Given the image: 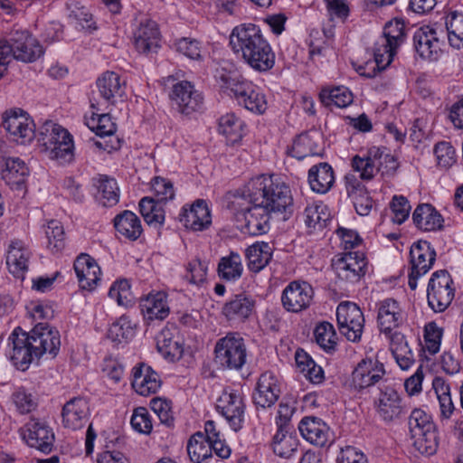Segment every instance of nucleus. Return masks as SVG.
I'll list each match as a JSON object with an SVG mask.
<instances>
[{
	"label": "nucleus",
	"instance_id": "9d476101",
	"mask_svg": "<svg viewBox=\"0 0 463 463\" xmlns=\"http://www.w3.org/2000/svg\"><path fill=\"white\" fill-rule=\"evenodd\" d=\"M406 37L405 24L400 20L386 24L383 37L375 43L373 49L374 63L377 70H384L392 61L396 49Z\"/></svg>",
	"mask_w": 463,
	"mask_h": 463
},
{
	"label": "nucleus",
	"instance_id": "2f4dec72",
	"mask_svg": "<svg viewBox=\"0 0 463 463\" xmlns=\"http://www.w3.org/2000/svg\"><path fill=\"white\" fill-rule=\"evenodd\" d=\"M32 252L21 241H12L8 247L6 265L15 278L24 279Z\"/></svg>",
	"mask_w": 463,
	"mask_h": 463
},
{
	"label": "nucleus",
	"instance_id": "20e7f679",
	"mask_svg": "<svg viewBox=\"0 0 463 463\" xmlns=\"http://www.w3.org/2000/svg\"><path fill=\"white\" fill-rule=\"evenodd\" d=\"M43 54L39 42L26 30H15L8 40H0V79L12 58L23 62H33Z\"/></svg>",
	"mask_w": 463,
	"mask_h": 463
},
{
	"label": "nucleus",
	"instance_id": "052dcab7",
	"mask_svg": "<svg viewBox=\"0 0 463 463\" xmlns=\"http://www.w3.org/2000/svg\"><path fill=\"white\" fill-rule=\"evenodd\" d=\"M184 278L194 285H201L206 280L208 265L198 258L191 260L185 267Z\"/></svg>",
	"mask_w": 463,
	"mask_h": 463
},
{
	"label": "nucleus",
	"instance_id": "4c0bfd02",
	"mask_svg": "<svg viewBox=\"0 0 463 463\" xmlns=\"http://www.w3.org/2000/svg\"><path fill=\"white\" fill-rule=\"evenodd\" d=\"M88 413L87 402L80 397L70 400L62 408V422L65 428L78 430L83 427Z\"/></svg>",
	"mask_w": 463,
	"mask_h": 463
},
{
	"label": "nucleus",
	"instance_id": "39448f33",
	"mask_svg": "<svg viewBox=\"0 0 463 463\" xmlns=\"http://www.w3.org/2000/svg\"><path fill=\"white\" fill-rule=\"evenodd\" d=\"M229 210L237 220L242 217L245 224L244 232L258 236L266 233L269 230L270 213L258 201L243 196V188L236 191L233 199L228 204Z\"/></svg>",
	"mask_w": 463,
	"mask_h": 463
},
{
	"label": "nucleus",
	"instance_id": "bb28decb",
	"mask_svg": "<svg viewBox=\"0 0 463 463\" xmlns=\"http://www.w3.org/2000/svg\"><path fill=\"white\" fill-rule=\"evenodd\" d=\"M405 320V314L395 299L385 298L378 303L377 321L382 333L391 336L392 330L402 326Z\"/></svg>",
	"mask_w": 463,
	"mask_h": 463
},
{
	"label": "nucleus",
	"instance_id": "de8ad7c7",
	"mask_svg": "<svg viewBox=\"0 0 463 463\" xmlns=\"http://www.w3.org/2000/svg\"><path fill=\"white\" fill-rule=\"evenodd\" d=\"M391 351L402 370H408L415 362L408 342L401 334L394 333L391 335Z\"/></svg>",
	"mask_w": 463,
	"mask_h": 463
},
{
	"label": "nucleus",
	"instance_id": "09e8293b",
	"mask_svg": "<svg viewBox=\"0 0 463 463\" xmlns=\"http://www.w3.org/2000/svg\"><path fill=\"white\" fill-rule=\"evenodd\" d=\"M319 99L326 107L345 108L353 102V94L345 86L326 87L321 90Z\"/></svg>",
	"mask_w": 463,
	"mask_h": 463
},
{
	"label": "nucleus",
	"instance_id": "774afa93",
	"mask_svg": "<svg viewBox=\"0 0 463 463\" xmlns=\"http://www.w3.org/2000/svg\"><path fill=\"white\" fill-rule=\"evenodd\" d=\"M390 208L393 213L392 222L398 224L404 222L411 212L410 203L402 195H394L390 203Z\"/></svg>",
	"mask_w": 463,
	"mask_h": 463
},
{
	"label": "nucleus",
	"instance_id": "f704fd0d",
	"mask_svg": "<svg viewBox=\"0 0 463 463\" xmlns=\"http://www.w3.org/2000/svg\"><path fill=\"white\" fill-rule=\"evenodd\" d=\"M140 309L147 320H163L169 315L167 295L163 291L151 292L140 299Z\"/></svg>",
	"mask_w": 463,
	"mask_h": 463
},
{
	"label": "nucleus",
	"instance_id": "37998d69",
	"mask_svg": "<svg viewBox=\"0 0 463 463\" xmlns=\"http://www.w3.org/2000/svg\"><path fill=\"white\" fill-rule=\"evenodd\" d=\"M319 133H303L293 142L288 154L298 160L319 155Z\"/></svg>",
	"mask_w": 463,
	"mask_h": 463
},
{
	"label": "nucleus",
	"instance_id": "4be33fe9",
	"mask_svg": "<svg viewBox=\"0 0 463 463\" xmlns=\"http://www.w3.org/2000/svg\"><path fill=\"white\" fill-rule=\"evenodd\" d=\"M216 408L233 430L242 428L245 405L240 393L224 391L217 401Z\"/></svg>",
	"mask_w": 463,
	"mask_h": 463
},
{
	"label": "nucleus",
	"instance_id": "f257e3e1",
	"mask_svg": "<svg viewBox=\"0 0 463 463\" xmlns=\"http://www.w3.org/2000/svg\"><path fill=\"white\" fill-rule=\"evenodd\" d=\"M57 340L58 330L46 322L38 323L30 332L17 326L6 339L5 355L17 370L24 372L45 354L56 357Z\"/></svg>",
	"mask_w": 463,
	"mask_h": 463
},
{
	"label": "nucleus",
	"instance_id": "a878e982",
	"mask_svg": "<svg viewBox=\"0 0 463 463\" xmlns=\"http://www.w3.org/2000/svg\"><path fill=\"white\" fill-rule=\"evenodd\" d=\"M298 430L303 439L314 446L323 448L332 442L329 426L318 417H304L298 424Z\"/></svg>",
	"mask_w": 463,
	"mask_h": 463
},
{
	"label": "nucleus",
	"instance_id": "9b49d317",
	"mask_svg": "<svg viewBox=\"0 0 463 463\" xmlns=\"http://www.w3.org/2000/svg\"><path fill=\"white\" fill-rule=\"evenodd\" d=\"M453 279L446 269L432 273L427 287L429 307L434 312H443L451 304L455 297Z\"/></svg>",
	"mask_w": 463,
	"mask_h": 463
},
{
	"label": "nucleus",
	"instance_id": "58836bf2",
	"mask_svg": "<svg viewBox=\"0 0 463 463\" xmlns=\"http://www.w3.org/2000/svg\"><path fill=\"white\" fill-rule=\"evenodd\" d=\"M308 183L312 191L317 194L327 193L335 183L332 166L326 162L311 166L308 171Z\"/></svg>",
	"mask_w": 463,
	"mask_h": 463
},
{
	"label": "nucleus",
	"instance_id": "473e14b6",
	"mask_svg": "<svg viewBox=\"0 0 463 463\" xmlns=\"http://www.w3.org/2000/svg\"><path fill=\"white\" fill-rule=\"evenodd\" d=\"M187 453L194 463H219L220 458L213 455L212 443L207 440L201 431L192 435L187 442Z\"/></svg>",
	"mask_w": 463,
	"mask_h": 463
},
{
	"label": "nucleus",
	"instance_id": "7c9ffc66",
	"mask_svg": "<svg viewBox=\"0 0 463 463\" xmlns=\"http://www.w3.org/2000/svg\"><path fill=\"white\" fill-rule=\"evenodd\" d=\"M177 335V327L174 324H167L156 336L158 352L170 361L179 360L184 353L183 345Z\"/></svg>",
	"mask_w": 463,
	"mask_h": 463
},
{
	"label": "nucleus",
	"instance_id": "a19ab883",
	"mask_svg": "<svg viewBox=\"0 0 463 463\" xmlns=\"http://www.w3.org/2000/svg\"><path fill=\"white\" fill-rule=\"evenodd\" d=\"M113 222L116 231L129 241H137L143 232L140 219L131 211L125 210L117 214Z\"/></svg>",
	"mask_w": 463,
	"mask_h": 463
},
{
	"label": "nucleus",
	"instance_id": "f03ea898",
	"mask_svg": "<svg viewBox=\"0 0 463 463\" xmlns=\"http://www.w3.org/2000/svg\"><path fill=\"white\" fill-rule=\"evenodd\" d=\"M230 45L232 52L254 71H268L275 64V53L256 24L235 26L230 34Z\"/></svg>",
	"mask_w": 463,
	"mask_h": 463
},
{
	"label": "nucleus",
	"instance_id": "f3484780",
	"mask_svg": "<svg viewBox=\"0 0 463 463\" xmlns=\"http://www.w3.org/2000/svg\"><path fill=\"white\" fill-rule=\"evenodd\" d=\"M21 431L24 440L29 447L44 454H49L52 450L55 434L44 420L31 418Z\"/></svg>",
	"mask_w": 463,
	"mask_h": 463
},
{
	"label": "nucleus",
	"instance_id": "393cba45",
	"mask_svg": "<svg viewBox=\"0 0 463 463\" xmlns=\"http://www.w3.org/2000/svg\"><path fill=\"white\" fill-rule=\"evenodd\" d=\"M280 394L279 383L271 372L260 374L252 394L253 402L262 409L270 408L279 400Z\"/></svg>",
	"mask_w": 463,
	"mask_h": 463
},
{
	"label": "nucleus",
	"instance_id": "8fccbe9b",
	"mask_svg": "<svg viewBox=\"0 0 463 463\" xmlns=\"http://www.w3.org/2000/svg\"><path fill=\"white\" fill-rule=\"evenodd\" d=\"M68 17L80 25L83 30L96 29V23L92 14L78 0H70L66 3Z\"/></svg>",
	"mask_w": 463,
	"mask_h": 463
},
{
	"label": "nucleus",
	"instance_id": "680f3d73",
	"mask_svg": "<svg viewBox=\"0 0 463 463\" xmlns=\"http://www.w3.org/2000/svg\"><path fill=\"white\" fill-rule=\"evenodd\" d=\"M328 216L320 210L319 206H307L305 209L304 222L307 228L321 231L326 226Z\"/></svg>",
	"mask_w": 463,
	"mask_h": 463
},
{
	"label": "nucleus",
	"instance_id": "6e6552de",
	"mask_svg": "<svg viewBox=\"0 0 463 463\" xmlns=\"http://www.w3.org/2000/svg\"><path fill=\"white\" fill-rule=\"evenodd\" d=\"M222 87L229 90L237 103L255 114H263L268 103L265 95L254 88L251 82L241 76L223 74L221 76Z\"/></svg>",
	"mask_w": 463,
	"mask_h": 463
},
{
	"label": "nucleus",
	"instance_id": "6ab92c4d",
	"mask_svg": "<svg viewBox=\"0 0 463 463\" xmlns=\"http://www.w3.org/2000/svg\"><path fill=\"white\" fill-rule=\"evenodd\" d=\"M170 99L173 107L179 113L186 116L200 110L203 104L202 93L187 80H181L173 86Z\"/></svg>",
	"mask_w": 463,
	"mask_h": 463
},
{
	"label": "nucleus",
	"instance_id": "e433bc0d",
	"mask_svg": "<svg viewBox=\"0 0 463 463\" xmlns=\"http://www.w3.org/2000/svg\"><path fill=\"white\" fill-rule=\"evenodd\" d=\"M100 96L108 102L114 103L116 98L125 94L126 82L114 71H105L96 81Z\"/></svg>",
	"mask_w": 463,
	"mask_h": 463
},
{
	"label": "nucleus",
	"instance_id": "cd10ccee",
	"mask_svg": "<svg viewBox=\"0 0 463 463\" xmlns=\"http://www.w3.org/2000/svg\"><path fill=\"white\" fill-rule=\"evenodd\" d=\"M132 388L142 396L157 392L162 381L159 374L150 365L140 363L132 369Z\"/></svg>",
	"mask_w": 463,
	"mask_h": 463
},
{
	"label": "nucleus",
	"instance_id": "5701e85b",
	"mask_svg": "<svg viewBox=\"0 0 463 463\" xmlns=\"http://www.w3.org/2000/svg\"><path fill=\"white\" fill-rule=\"evenodd\" d=\"M133 42L139 53L156 52L160 46V33L157 24L148 18L140 20L133 32Z\"/></svg>",
	"mask_w": 463,
	"mask_h": 463
},
{
	"label": "nucleus",
	"instance_id": "864d4df0",
	"mask_svg": "<svg viewBox=\"0 0 463 463\" xmlns=\"http://www.w3.org/2000/svg\"><path fill=\"white\" fill-rule=\"evenodd\" d=\"M11 402L20 414L30 413L38 406L36 397L23 386L14 390L11 394Z\"/></svg>",
	"mask_w": 463,
	"mask_h": 463
},
{
	"label": "nucleus",
	"instance_id": "f8f14e48",
	"mask_svg": "<svg viewBox=\"0 0 463 463\" xmlns=\"http://www.w3.org/2000/svg\"><path fill=\"white\" fill-rule=\"evenodd\" d=\"M373 409L384 422L398 420L407 413L402 398L397 390L386 383L378 385V394L373 398Z\"/></svg>",
	"mask_w": 463,
	"mask_h": 463
},
{
	"label": "nucleus",
	"instance_id": "6e6d98bb",
	"mask_svg": "<svg viewBox=\"0 0 463 463\" xmlns=\"http://www.w3.org/2000/svg\"><path fill=\"white\" fill-rule=\"evenodd\" d=\"M244 123L234 113H227L219 119V131L232 142L242 137Z\"/></svg>",
	"mask_w": 463,
	"mask_h": 463
},
{
	"label": "nucleus",
	"instance_id": "79ce46f5",
	"mask_svg": "<svg viewBox=\"0 0 463 463\" xmlns=\"http://www.w3.org/2000/svg\"><path fill=\"white\" fill-rule=\"evenodd\" d=\"M38 143L41 153L50 159L58 158V125L46 120L39 130Z\"/></svg>",
	"mask_w": 463,
	"mask_h": 463
},
{
	"label": "nucleus",
	"instance_id": "603ef678",
	"mask_svg": "<svg viewBox=\"0 0 463 463\" xmlns=\"http://www.w3.org/2000/svg\"><path fill=\"white\" fill-rule=\"evenodd\" d=\"M86 125L100 137H115L114 135L117 130V126L109 114L99 115L93 113L90 118H86Z\"/></svg>",
	"mask_w": 463,
	"mask_h": 463
},
{
	"label": "nucleus",
	"instance_id": "c85d7f7f",
	"mask_svg": "<svg viewBox=\"0 0 463 463\" xmlns=\"http://www.w3.org/2000/svg\"><path fill=\"white\" fill-rule=\"evenodd\" d=\"M255 300L246 293L234 295L222 308V314L231 323H244L252 315Z\"/></svg>",
	"mask_w": 463,
	"mask_h": 463
},
{
	"label": "nucleus",
	"instance_id": "0e129e2a",
	"mask_svg": "<svg viewBox=\"0 0 463 463\" xmlns=\"http://www.w3.org/2000/svg\"><path fill=\"white\" fill-rule=\"evenodd\" d=\"M434 154L438 165L441 167H449L456 162V152L449 142L442 141L437 143L434 146Z\"/></svg>",
	"mask_w": 463,
	"mask_h": 463
},
{
	"label": "nucleus",
	"instance_id": "0eeeda50",
	"mask_svg": "<svg viewBox=\"0 0 463 463\" xmlns=\"http://www.w3.org/2000/svg\"><path fill=\"white\" fill-rule=\"evenodd\" d=\"M408 424L414 448L420 454H434L438 448V435L431 416L421 409H414L411 412Z\"/></svg>",
	"mask_w": 463,
	"mask_h": 463
},
{
	"label": "nucleus",
	"instance_id": "1a4fd4ad",
	"mask_svg": "<svg viewBox=\"0 0 463 463\" xmlns=\"http://www.w3.org/2000/svg\"><path fill=\"white\" fill-rule=\"evenodd\" d=\"M214 361L224 370H240L247 362V347L238 333H228L214 347Z\"/></svg>",
	"mask_w": 463,
	"mask_h": 463
},
{
	"label": "nucleus",
	"instance_id": "72a5a7b5",
	"mask_svg": "<svg viewBox=\"0 0 463 463\" xmlns=\"http://www.w3.org/2000/svg\"><path fill=\"white\" fill-rule=\"evenodd\" d=\"M92 184L96 187L95 198L104 207H112L119 201V187L115 178L107 175H97L92 178Z\"/></svg>",
	"mask_w": 463,
	"mask_h": 463
},
{
	"label": "nucleus",
	"instance_id": "13d9d810",
	"mask_svg": "<svg viewBox=\"0 0 463 463\" xmlns=\"http://www.w3.org/2000/svg\"><path fill=\"white\" fill-rule=\"evenodd\" d=\"M134 335V328L131 322L126 317H121L114 322L108 332V336L113 342L121 343L131 339Z\"/></svg>",
	"mask_w": 463,
	"mask_h": 463
},
{
	"label": "nucleus",
	"instance_id": "c756f323",
	"mask_svg": "<svg viewBox=\"0 0 463 463\" xmlns=\"http://www.w3.org/2000/svg\"><path fill=\"white\" fill-rule=\"evenodd\" d=\"M74 270L81 289L92 291L100 280V268L89 254L81 253L74 261Z\"/></svg>",
	"mask_w": 463,
	"mask_h": 463
},
{
	"label": "nucleus",
	"instance_id": "338daca9",
	"mask_svg": "<svg viewBox=\"0 0 463 463\" xmlns=\"http://www.w3.org/2000/svg\"><path fill=\"white\" fill-rule=\"evenodd\" d=\"M150 403L151 409L158 416L162 423L167 426H171L174 423L171 401L156 397L151 400Z\"/></svg>",
	"mask_w": 463,
	"mask_h": 463
},
{
	"label": "nucleus",
	"instance_id": "c03bdc74",
	"mask_svg": "<svg viewBox=\"0 0 463 463\" xmlns=\"http://www.w3.org/2000/svg\"><path fill=\"white\" fill-rule=\"evenodd\" d=\"M1 175L6 184L19 189L25 183L29 169L19 157H8Z\"/></svg>",
	"mask_w": 463,
	"mask_h": 463
},
{
	"label": "nucleus",
	"instance_id": "412c9836",
	"mask_svg": "<svg viewBox=\"0 0 463 463\" xmlns=\"http://www.w3.org/2000/svg\"><path fill=\"white\" fill-rule=\"evenodd\" d=\"M443 42L439 39L436 29L422 26L413 34V46L420 58L428 61H437L441 53Z\"/></svg>",
	"mask_w": 463,
	"mask_h": 463
},
{
	"label": "nucleus",
	"instance_id": "2eb2a0df",
	"mask_svg": "<svg viewBox=\"0 0 463 463\" xmlns=\"http://www.w3.org/2000/svg\"><path fill=\"white\" fill-rule=\"evenodd\" d=\"M367 261L364 252L348 251L332 260L336 277L347 283H356L366 272Z\"/></svg>",
	"mask_w": 463,
	"mask_h": 463
},
{
	"label": "nucleus",
	"instance_id": "b1692460",
	"mask_svg": "<svg viewBox=\"0 0 463 463\" xmlns=\"http://www.w3.org/2000/svg\"><path fill=\"white\" fill-rule=\"evenodd\" d=\"M179 221L185 228L194 232L208 229L212 223V217L207 203L203 199H197L191 205H184L179 214Z\"/></svg>",
	"mask_w": 463,
	"mask_h": 463
},
{
	"label": "nucleus",
	"instance_id": "ddd939ff",
	"mask_svg": "<svg viewBox=\"0 0 463 463\" xmlns=\"http://www.w3.org/2000/svg\"><path fill=\"white\" fill-rule=\"evenodd\" d=\"M436 260V250L430 242L418 241L410 250L411 271L408 276V285L411 290L416 289L418 279L432 268Z\"/></svg>",
	"mask_w": 463,
	"mask_h": 463
},
{
	"label": "nucleus",
	"instance_id": "c9c22d12",
	"mask_svg": "<svg viewBox=\"0 0 463 463\" xmlns=\"http://www.w3.org/2000/svg\"><path fill=\"white\" fill-rule=\"evenodd\" d=\"M412 220L416 227L423 232H435L443 228V217L429 203L418 205L412 213Z\"/></svg>",
	"mask_w": 463,
	"mask_h": 463
},
{
	"label": "nucleus",
	"instance_id": "3c124183",
	"mask_svg": "<svg viewBox=\"0 0 463 463\" xmlns=\"http://www.w3.org/2000/svg\"><path fill=\"white\" fill-rule=\"evenodd\" d=\"M446 29L448 41L451 47L460 49L463 47V14L453 11L446 16Z\"/></svg>",
	"mask_w": 463,
	"mask_h": 463
},
{
	"label": "nucleus",
	"instance_id": "aec40b11",
	"mask_svg": "<svg viewBox=\"0 0 463 463\" xmlns=\"http://www.w3.org/2000/svg\"><path fill=\"white\" fill-rule=\"evenodd\" d=\"M314 298V289L306 281H291L282 291L281 303L283 307L293 313L307 309Z\"/></svg>",
	"mask_w": 463,
	"mask_h": 463
},
{
	"label": "nucleus",
	"instance_id": "a211bd4d",
	"mask_svg": "<svg viewBox=\"0 0 463 463\" xmlns=\"http://www.w3.org/2000/svg\"><path fill=\"white\" fill-rule=\"evenodd\" d=\"M2 125L16 143L24 145L34 137V123L21 109L5 111Z\"/></svg>",
	"mask_w": 463,
	"mask_h": 463
},
{
	"label": "nucleus",
	"instance_id": "7ed1b4c3",
	"mask_svg": "<svg viewBox=\"0 0 463 463\" xmlns=\"http://www.w3.org/2000/svg\"><path fill=\"white\" fill-rule=\"evenodd\" d=\"M243 196L259 202L270 213H281L288 219L294 212L290 187L275 175H260L244 184Z\"/></svg>",
	"mask_w": 463,
	"mask_h": 463
},
{
	"label": "nucleus",
	"instance_id": "5fc2aeb1",
	"mask_svg": "<svg viewBox=\"0 0 463 463\" xmlns=\"http://www.w3.org/2000/svg\"><path fill=\"white\" fill-rule=\"evenodd\" d=\"M204 437L212 443L214 454L221 459L228 458L231 456L232 449L226 444L225 440L220 437V432L216 430L213 420H207L204 424Z\"/></svg>",
	"mask_w": 463,
	"mask_h": 463
},
{
	"label": "nucleus",
	"instance_id": "dca6fc26",
	"mask_svg": "<svg viewBox=\"0 0 463 463\" xmlns=\"http://www.w3.org/2000/svg\"><path fill=\"white\" fill-rule=\"evenodd\" d=\"M385 368L383 363L373 358L362 359L354 368L351 375V386L358 392L373 385L385 383Z\"/></svg>",
	"mask_w": 463,
	"mask_h": 463
},
{
	"label": "nucleus",
	"instance_id": "4d7b16f0",
	"mask_svg": "<svg viewBox=\"0 0 463 463\" xmlns=\"http://www.w3.org/2000/svg\"><path fill=\"white\" fill-rule=\"evenodd\" d=\"M317 343L325 351L335 350L336 346V334L332 324L322 322L318 324L314 331Z\"/></svg>",
	"mask_w": 463,
	"mask_h": 463
},
{
	"label": "nucleus",
	"instance_id": "a18cd8bd",
	"mask_svg": "<svg viewBox=\"0 0 463 463\" xmlns=\"http://www.w3.org/2000/svg\"><path fill=\"white\" fill-rule=\"evenodd\" d=\"M248 268L252 272L263 269L272 258L271 247L267 242H256L245 250Z\"/></svg>",
	"mask_w": 463,
	"mask_h": 463
},
{
	"label": "nucleus",
	"instance_id": "4468645a",
	"mask_svg": "<svg viewBox=\"0 0 463 463\" xmlns=\"http://www.w3.org/2000/svg\"><path fill=\"white\" fill-rule=\"evenodd\" d=\"M339 331L347 340L357 342L361 339L364 317L360 307L352 302H342L336 308Z\"/></svg>",
	"mask_w": 463,
	"mask_h": 463
},
{
	"label": "nucleus",
	"instance_id": "bf43d9fd",
	"mask_svg": "<svg viewBox=\"0 0 463 463\" xmlns=\"http://www.w3.org/2000/svg\"><path fill=\"white\" fill-rule=\"evenodd\" d=\"M60 165H71L75 160V146L72 135L60 126Z\"/></svg>",
	"mask_w": 463,
	"mask_h": 463
},
{
	"label": "nucleus",
	"instance_id": "49530a36",
	"mask_svg": "<svg viewBox=\"0 0 463 463\" xmlns=\"http://www.w3.org/2000/svg\"><path fill=\"white\" fill-rule=\"evenodd\" d=\"M218 276L225 281H236L243 273V265L241 255L236 251H230L227 256L220 259L217 267Z\"/></svg>",
	"mask_w": 463,
	"mask_h": 463
},
{
	"label": "nucleus",
	"instance_id": "423d86ee",
	"mask_svg": "<svg viewBox=\"0 0 463 463\" xmlns=\"http://www.w3.org/2000/svg\"><path fill=\"white\" fill-rule=\"evenodd\" d=\"M351 165L362 180L370 181L379 172L382 175L393 174L398 168V162L386 147L372 146L365 154L353 156Z\"/></svg>",
	"mask_w": 463,
	"mask_h": 463
},
{
	"label": "nucleus",
	"instance_id": "ea45409f",
	"mask_svg": "<svg viewBox=\"0 0 463 463\" xmlns=\"http://www.w3.org/2000/svg\"><path fill=\"white\" fill-rule=\"evenodd\" d=\"M289 429L283 425L279 426L272 438V450L279 458H290L298 451L299 440L289 431Z\"/></svg>",
	"mask_w": 463,
	"mask_h": 463
},
{
	"label": "nucleus",
	"instance_id": "e2e57ef3",
	"mask_svg": "<svg viewBox=\"0 0 463 463\" xmlns=\"http://www.w3.org/2000/svg\"><path fill=\"white\" fill-rule=\"evenodd\" d=\"M442 331L434 322L429 323L424 330V349L430 354H435L439 351Z\"/></svg>",
	"mask_w": 463,
	"mask_h": 463
},
{
	"label": "nucleus",
	"instance_id": "69168bd1",
	"mask_svg": "<svg viewBox=\"0 0 463 463\" xmlns=\"http://www.w3.org/2000/svg\"><path fill=\"white\" fill-rule=\"evenodd\" d=\"M130 423L135 430L143 434H149L153 428L149 412L145 407L134 411Z\"/></svg>",
	"mask_w": 463,
	"mask_h": 463
}]
</instances>
